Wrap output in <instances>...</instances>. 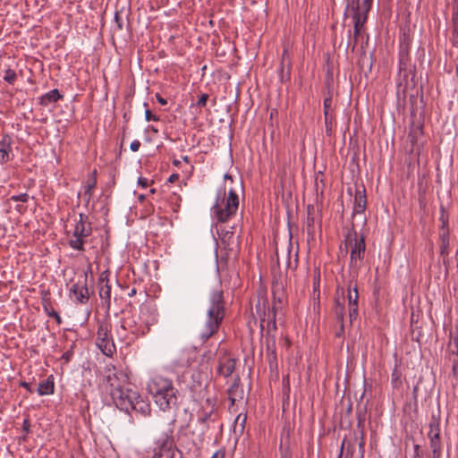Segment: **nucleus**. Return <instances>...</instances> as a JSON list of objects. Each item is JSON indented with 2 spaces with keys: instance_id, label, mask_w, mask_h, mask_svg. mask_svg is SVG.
I'll return each instance as SVG.
<instances>
[{
  "instance_id": "nucleus-1",
  "label": "nucleus",
  "mask_w": 458,
  "mask_h": 458,
  "mask_svg": "<svg viewBox=\"0 0 458 458\" xmlns=\"http://www.w3.org/2000/svg\"><path fill=\"white\" fill-rule=\"evenodd\" d=\"M148 391L161 411H167L177 407L178 390L171 378L162 375L152 377L148 383Z\"/></svg>"
},
{
  "instance_id": "nucleus-2",
  "label": "nucleus",
  "mask_w": 458,
  "mask_h": 458,
  "mask_svg": "<svg viewBox=\"0 0 458 458\" xmlns=\"http://www.w3.org/2000/svg\"><path fill=\"white\" fill-rule=\"evenodd\" d=\"M225 316V301L221 289L213 290L208 299L207 320L200 333L202 342H207L217 333Z\"/></svg>"
},
{
  "instance_id": "nucleus-3",
  "label": "nucleus",
  "mask_w": 458,
  "mask_h": 458,
  "mask_svg": "<svg viewBox=\"0 0 458 458\" xmlns=\"http://www.w3.org/2000/svg\"><path fill=\"white\" fill-rule=\"evenodd\" d=\"M372 2L365 5V1L360 4V0H346V8L344 15H352L353 21V34L355 41L362 38L365 34V24L368 20V13L371 9Z\"/></svg>"
},
{
  "instance_id": "nucleus-4",
  "label": "nucleus",
  "mask_w": 458,
  "mask_h": 458,
  "mask_svg": "<svg viewBox=\"0 0 458 458\" xmlns=\"http://www.w3.org/2000/svg\"><path fill=\"white\" fill-rule=\"evenodd\" d=\"M239 207V198L233 190H230L227 197L224 191L223 198L217 197L212 210L218 223L224 224L228 222L235 216Z\"/></svg>"
},
{
  "instance_id": "nucleus-5",
  "label": "nucleus",
  "mask_w": 458,
  "mask_h": 458,
  "mask_svg": "<svg viewBox=\"0 0 458 458\" xmlns=\"http://www.w3.org/2000/svg\"><path fill=\"white\" fill-rule=\"evenodd\" d=\"M149 312L140 310L139 314H131L123 319L122 329L130 331L136 336L145 335L149 332L154 318L149 319Z\"/></svg>"
},
{
  "instance_id": "nucleus-6",
  "label": "nucleus",
  "mask_w": 458,
  "mask_h": 458,
  "mask_svg": "<svg viewBox=\"0 0 458 458\" xmlns=\"http://www.w3.org/2000/svg\"><path fill=\"white\" fill-rule=\"evenodd\" d=\"M345 251L348 248L351 249L350 267L352 268H359V261L364 259L366 251V244L363 236L358 237L354 225L348 229L345 235Z\"/></svg>"
},
{
  "instance_id": "nucleus-7",
  "label": "nucleus",
  "mask_w": 458,
  "mask_h": 458,
  "mask_svg": "<svg viewBox=\"0 0 458 458\" xmlns=\"http://www.w3.org/2000/svg\"><path fill=\"white\" fill-rule=\"evenodd\" d=\"M92 233L91 223L86 215L81 213L79 219L76 220L74 229L71 238L69 239V246L77 250H84V243L86 238Z\"/></svg>"
},
{
  "instance_id": "nucleus-8",
  "label": "nucleus",
  "mask_w": 458,
  "mask_h": 458,
  "mask_svg": "<svg viewBox=\"0 0 458 458\" xmlns=\"http://www.w3.org/2000/svg\"><path fill=\"white\" fill-rule=\"evenodd\" d=\"M96 344L106 356L111 357L115 352L116 348L111 334V324L107 321H99Z\"/></svg>"
},
{
  "instance_id": "nucleus-9",
  "label": "nucleus",
  "mask_w": 458,
  "mask_h": 458,
  "mask_svg": "<svg viewBox=\"0 0 458 458\" xmlns=\"http://www.w3.org/2000/svg\"><path fill=\"white\" fill-rule=\"evenodd\" d=\"M114 405L125 412H130L131 410L132 401L137 398V392L126 386L125 388L116 390L110 394Z\"/></svg>"
},
{
  "instance_id": "nucleus-10",
  "label": "nucleus",
  "mask_w": 458,
  "mask_h": 458,
  "mask_svg": "<svg viewBox=\"0 0 458 458\" xmlns=\"http://www.w3.org/2000/svg\"><path fill=\"white\" fill-rule=\"evenodd\" d=\"M428 437L432 454L442 453V443L440 438V416L432 414L428 424Z\"/></svg>"
},
{
  "instance_id": "nucleus-11",
  "label": "nucleus",
  "mask_w": 458,
  "mask_h": 458,
  "mask_svg": "<svg viewBox=\"0 0 458 458\" xmlns=\"http://www.w3.org/2000/svg\"><path fill=\"white\" fill-rule=\"evenodd\" d=\"M106 389L109 391V394L114 393L116 390L130 386L127 382L125 375L122 372H117L114 369H108L106 375L105 376Z\"/></svg>"
},
{
  "instance_id": "nucleus-12",
  "label": "nucleus",
  "mask_w": 458,
  "mask_h": 458,
  "mask_svg": "<svg viewBox=\"0 0 458 458\" xmlns=\"http://www.w3.org/2000/svg\"><path fill=\"white\" fill-rule=\"evenodd\" d=\"M70 297L80 304H85L89 300V292L87 286V276L72 284L70 288Z\"/></svg>"
},
{
  "instance_id": "nucleus-13",
  "label": "nucleus",
  "mask_w": 458,
  "mask_h": 458,
  "mask_svg": "<svg viewBox=\"0 0 458 458\" xmlns=\"http://www.w3.org/2000/svg\"><path fill=\"white\" fill-rule=\"evenodd\" d=\"M236 360L229 355L219 358L217 373L225 377L231 376L235 369Z\"/></svg>"
},
{
  "instance_id": "nucleus-14",
  "label": "nucleus",
  "mask_w": 458,
  "mask_h": 458,
  "mask_svg": "<svg viewBox=\"0 0 458 458\" xmlns=\"http://www.w3.org/2000/svg\"><path fill=\"white\" fill-rule=\"evenodd\" d=\"M173 439L167 437L162 442L158 451L154 453L152 458H175V453L178 450L173 447Z\"/></svg>"
},
{
  "instance_id": "nucleus-15",
  "label": "nucleus",
  "mask_w": 458,
  "mask_h": 458,
  "mask_svg": "<svg viewBox=\"0 0 458 458\" xmlns=\"http://www.w3.org/2000/svg\"><path fill=\"white\" fill-rule=\"evenodd\" d=\"M367 208V199L365 195V189L362 191L356 190L354 197V204L352 210V216L357 214H362Z\"/></svg>"
},
{
  "instance_id": "nucleus-16",
  "label": "nucleus",
  "mask_w": 458,
  "mask_h": 458,
  "mask_svg": "<svg viewBox=\"0 0 458 458\" xmlns=\"http://www.w3.org/2000/svg\"><path fill=\"white\" fill-rule=\"evenodd\" d=\"M98 284H99V296L100 298L105 301L106 305L110 306V300H111V285L108 284V280L106 278V276H104L102 274L98 279Z\"/></svg>"
},
{
  "instance_id": "nucleus-17",
  "label": "nucleus",
  "mask_w": 458,
  "mask_h": 458,
  "mask_svg": "<svg viewBox=\"0 0 458 458\" xmlns=\"http://www.w3.org/2000/svg\"><path fill=\"white\" fill-rule=\"evenodd\" d=\"M131 410L135 411L143 416H147L150 414L151 408L150 404L148 401L144 400L138 393H137V398L132 401L131 403Z\"/></svg>"
},
{
  "instance_id": "nucleus-18",
  "label": "nucleus",
  "mask_w": 458,
  "mask_h": 458,
  "mask_svg": "<svg viewBox=\"0 0 458 458\" xmlns=\"http://www.w3.org/2000/svg\"><path fill=\"white\" fill-rule=\"evenodd\" d=\"M64 96L59 92L57 89H54L39 98V105L42 106H47L51 103H55L60 99H63Z\"/></svg>"
},
{
  "instance_id": "nucleus-19",
  "label": "nucleus",
  "mask_w": 458,
  "mask_h": 458,
  "mask_svg": "<svg viewBox=\"0 0 458 458\" xmlns=\"http://www.w3.org/2000/svg\"><path fill=\"white\" fill-rule=\"evenodd\" d=\"M42 306H43L44 311L49 317L54 318L58 325L62 324L63 319L59 316V314L55 310V309L53 308L51 299L47 293H45L44 297L42 298Z\"/></svg>"
},
{
  "instance_id": "nucleus-20",
  "label": "nucleus",
  "mask_w": 458,
  "mask_h": 458,
  "mask_svg": "<svg viewBox=\"0 0 458 458\" xmlns=\"http://www.w3.org/2000/svg\"><path fill=\"white\" fill-rule=\"evenodd\" d=\"M55 391L54 377L51 375L38 384L37 392L39 395L52 394Z\"/></svg>"
},
{
  "instance_id": "nucleus-21",
  "label": "nucleus",
  "mask_w": 458,
  "mask_h": 458,
  "mask_svg": "<svg viewBox=\"0 0 458 458\" xmlns=\"http://www.w3.org/2000/svg\"><path fill=\"white\" fill-rule=\"evenodd\" d=\"M409 45L408 44H403L401 45L400 47V51H399V64H398V68H399V72H401L403 70L405 71L406 68H407V64L409 62V59H410V55H409Z\"/></svg>"
},
{
  "instance_id": "nucleus-22",
  "label": "nucleus",
  "mask_w": 458,
  "mask_h": 458,
  "mask_svg": "<svg viewBox=\"0 0 458 458\" xmlns=\"http://www.w3.org/2000/svg\"><path fill=\"white\" fill-rule=\"evenodd\" d=\"M315 208L313 205H308L307 207V219H306V230L310 236L314 235V223H315Z\"/></svg>"
},
{
  "instance_id": "nucleus-23",
  "label": "nucleus",
  "mask_w": 458,
  "mask_h": 458,
  "mask_svg": "<svg viewBox=\"0 0 458 458\" xmlns=\"http://www.w3.org/2000/svg\"><path fill=\"white\" fill-rule=\"evenodd\" d=\"M345 307L344 303L341 302L339 299L335 301L334 313L338 324H341L343 328V322L344 318Z\"/></svg>"
},
{
  "instance_id": "nucleus-24",
  "label": "nucleus",
  "mask_w": 458,
  "mask_h": 458,
  "mask_svg": "<svg viewBox=\"0 0 458 458\" xmlns=\"http://www.w3.org/2000/svg\"><path fill=\"white\" fill-rule=\"evenodd\" d=\"M449 234L448 233H444L441 235V245H440V255L443 257L444 264L447 262V256L449 254Z\"/></svg>"
},
{
  "instance_id": "nucleus-25",
  "label": "nucleus",
  "mask_w": 458,
  "mask_h": 458,
  "mask_svg": "<svg viewBox=\"0 0 458 458\" xmlns=\"http://www.w3.org/2000/svg\"><path fill=\"white\" fill-rule=\"evenodd\" d=\"M96 173V170H94L93 177L88 181L87 185L84 188L83 198L87 204H89V202L90 201V199L92 197V191L97 184V180L95 178Z\"/></svg>"
},
{
  "instance_id": "nucleus-26",
  "label": "nucleus",
  "mask_w": 458,
  "mask_h": 458,
  "mask_svg": "<svg viewBox=\"0 0 458 458\" xmlns=\"http://www.w3.org/2000/svg\"><path fill=\"white\" fill-rule=\"evenodd\" d=\"M348 301H349V307L358 306L359 293H358V288L356 285H354L353 288L352 289V285L349 284V286H348Z\"/></svg>"
},
{
  "instance_id": "nucleus-27",
  "label": "nucleus",
  "mask_w": 458,
  "mask_h": 458,
  "mask_svg": "<svg viewBox=\"0 0 458 458\" xmlns=\"http://www.w3.org/2000/svg\"><path fill=\"white\" fill-rule=\"evenodd\" d=\"M402 372L397 365L394 366L391 374V384L394 388H399L402 386Z\"/></svg>"
},
{
  "instance_id": "nucleus-28",
  "label": "nucleus",
  "mask_w": 458,
  "mask_h": 458,
  "mask_svg": "<svg viewBox=\"0 0 458 458\" xmlns=\"http://www.w3.org/2000/svg\"><path fill=\"white\" fill-rule=\"evenodd\" d=\"M332 105V96L329 95L324 99L323 107H324V116H325V123L327 124L328 121L331 118L329 114Z\"/></svg>"
},
{
  "instance_id": "nucleus-29",
  "label": "nucleus",
  "mask_w": 458,
  "mask_h": 458,
  "mask_svg": "<svg viewBox=\"0 0 458 458\" xmlns=\"http://www.w3.org/2000/svg\"><path fill=\"white\" fill-rule=\"evenodd\" d=\"M247 420V415L243 413H240L234 421V430L239 429L240 432H243L245 423Z\"/></svg>"
},
{
  "instance_id": "nucleus-30",
  "label": "nucleus",
  "mask_w": 458,
  "mask_h": 458,
  "mask_svg": "<svg viewBox=\"0 0 458 458\" xmlns=\"http://www.w3.org/2000/svg\"><path fill=\"white\" fill-rule=\"evenodd\" d=\"M449 360L453 362V370L455 371L458 366V344H454V349L448 351Z\"/></svg>"
},
{
  "instance_id": "nucleus-31",
  "label": "nucleus",
  "mask_w": 458,
  "mask_h": 458,
  "mask_svg": "<svg viewBox=\"0 0 458 458\" xmlns=\"http://www.w3.org/2000/svg\"><path fill=\"white\" fill-rule=\"evenodd\" d=\"M239 381H240V378H239V377H237V378L234 380V382L232 384V386H230V388L228 390V394L230 395V400L233 404L234 403L235 398L237 396V391L239 389Z\"/></svg>"
},
{
  "instance_id": "nucleus-32",
  "label": "nucleus",
  "mask_w": 458,
  "mask_h": 458,
  "mask_svg": "<svg viewBox=\"0 0 458 458\" xmlns=\"http://www.w3.org/2000/svg\"><path fill=\"white\" fill-rule=\"evenodd\" d=\"M285 54H286V50L284 51L282 62L280 64V68H279V72H280V77H281L282 81H288L290 79V69L287 68L286 72H284V59Z\"/></svg>"
},
{
  "instance_id": "nucleus-33",
  "label": "nucleus",
  "mask_w": 458,
  "mask_h": 458,
  "mask_svg": "<svg viewBox=\"0 0 458 458\" xmlns=\"http://www.w3.org/2000/svg\"><path fill=\"white\" fill-rule=\"evenodd\" d=\"M74 346H75V344H74V343H72V344L70 345L69 349H68V350H66V351L63 353V355H62V357H61V360L64 361V364L69 363V362L71 361L72 358L73 357V353H74V352H73V348H74Z\"/></svg>"
},
{
  "instance_id": "nucleus-34",
  "label": "nucleus",
  "mask_w": 458,
  "mask_h": 458,
  "mask_svg": "<svg viewBox=\"0 0 458 458\" xmlns=\"http://www.w3.org/2000/svg\"><path fill=\"white\" fill-rule=\"evenodd\" d=\"M13 140L10 135L5 134L0 140V148L12 150Z\"/></svg>"
},
{
  "instance_id": "nucleus-35",
  "label": "nucleus",
  "mask_w": 458,
  "mask_h": 458,
  "mask_svg": "<svg viewBox=\"0 0 458 458\" xmlns=\"http://www.w3.org/2000/svg\"><path fill=\"white\" fill-rule=\"evenodd\" d=\"M217 233L222 238L223 242L229 240L231 237H233V233L232 231L226 230L222 225H220L217 228Z\"/></svg>"
},
{
  "instance_id": "nucleus-36",
  "label": "nucleus",
  "mask_w": 458,
  "mask_h": 458,
  "mask_svg": "<svg viewBox=\"0 0 458 458\" xmlns=\"http://www.w3.org/2000/svg\"><path fill=\"white\" fill-rule=\"evenodd\" d=\"M16 78H17V75H16V72L12 70V69H7L5 71V73H4V80L10 83V84H13L16 81Z\"/></svg>"
},
{
  "instance_id": "nucleus-37",
  "label": "nucleus",
  "mask_w": 458,
  "mask_h": 458,
  "mask_svg": "<svg viewBox=\"0 0 458 458\" xmlns=\"http://www.w3.org/2000/svg\"><path fill=\"white\" fill-rule=\"evenodd\" d=\"M347 35H348L349 39H348V41L346 43V49L351 48L352 52H353L355 50L356 46L358 45L359 40L355 41V38L354 37H353L352 40L351 39V36H352V30H348Z\"/></svg>"
},
{
  "instance_id": "nucleus-38",
  "label": "nucleus",
  "mask_w": 458,
  "mask_h": 458,
  "mask_svg": "<svg viewBox=\"0 0 458 458\" xmlns=\"http://www.w3.org/2000/svg\"><path fill=\"white\" fill-rule=\"evenodd\" d=\"M12 150L0 148V164H6L10 160V153Z\"/></svg>"
},
{
  "instance_id": "nucleus-39",
  "label": "nucleus",
  "mask_w": 458,
  "mask_h": 458,
  "mask_svg": "<svg viewBox=\"0 0 458 458\" xmlns=\"http://www.w3.org/2000/svg\"><path fill=\"white\" fill-rule=\"evenodd\" d=\"M30 197L28 193H21L18 195H13L10 197L9 200H13L14 202H27L29 200Z\"/></svg>"
},
{
  "instance_id": "nucleus-40",
  "label": "nucleus",
  "mask_w": 458,
  "mask_h": 458,
  "mask_svg": "<svg viewBox=\"0 0 458 458\" xmlns=\"http://www.w3.org/2000/svg\"><path fill=\"white\" fill-rule=\"evenodd\" d=\"M358 317V306L349 307V318L350 322L352 323Z\"/></svg>"
},
{
  "instance_id": "nucleus-41",
  "label": "nucleus",
  "mask_w": 458,
  "mask_h": 458,
  "mask_svg": "<svg viewBox=\"0 0 458 458\" xmlns=\"http://www.w3.org/2000/svg\"><path fill=\"white\" fill-rule=\"evenodd\" d=\"M208 94H206V93H203V94L199 97V100H198V102H197V104H196V105H197V106H199V107H203V106H205L207 105V101H208Z\"/></svg>"
},
{
  "instance_id": "nucleus-42",
  "label": "nucleus",
  "mask_w": 458,
  "mask_h": 458,
  "mask_svg": "<svg viewBox=\"0 0 458 458\" xmlns=\"http://www.w3.org/2000/svg\"><path fill=\"white\" fill-rule=\"evenodd\" d=\"M145 119L147 121H159V117L153 114L149 109L145 111Z\"/></svg>"
},
{
  "instance_id": "nucleus-43",
  "label": "nucleus",
  "mask_w": 458,
  "mask_h": 458,
  "mask_svg": "<svg viewBox=\"0 0 458 458\" xmlns=\"http://www.w3.org/2000/svg\"><path fill=\"white\" fill-rule=\"evenodd\" d=\"M140 145H141L140 142L136 140H133L131 143L130 148H131V151L136 152V151H138L140 149Z\"/></svg>"
},
{
  "instance_id": "nucleus-44",
  "label": "nucleus",
  "mask_w": 458,
  "mask_h": 458,
  "mask_svg": "<svg viewBox=\"0 0 458 458\" xmlns=\"http://www.w3.org/2000/svg\"><path fill=\"white\" fill-rule=\"evenodd\" d=\"M22 430L28 434L30 430V422L29 419H25L22 423Z\"/></svg>"
},
{
  "instance_id": "nucleus-45",
  "label": "nucleus",
  "mask_w": 458,
  "mask_h": 458,
  "mask_svg": "<svg viewBox=\"0 0 458 458\" xmlns=\"http://www.w3.org/2000/svg\"><path fill=\"white\" fill-rule=\"evenodd\" d=\"M225 451L220 449V450L216 451V452L212 455V457H211V458H225Z\"/></svg>"
},
{
  "instance_id": "nucleus-46",
  "label": "nucleus",
  "mask_w": 458,
  "mask_h": 458,
  "mask_svg": "<svg viewBox=\"0 0 458 458\" xmlns=\"http://www.w3.org/2000/svg\"><path fill=\"white\" fill-rule=\"evenodd\" d=\"M156 98H157V102L162 106H165L167 104V100L165 98H164L163 97H161L158 93L156 94Z\"/></svg>"
},
{
  "instance_id": "nucleus-47",
  "label": "nucleus",
  "mask_w": 458,
  "mask_h": 458,
  "mask_svg": "<svg viewBox=\"0 0 458 458\" xmlns=\"http://www.w3.org/2000/svg\"><path fill=\"white\" fill-rule=\"evenodd\" d=\"M139 185H140L143 188H146L148 186V180L143 177H140L138 180Z\"/></svg>"
},
{
  "instance_id": "nucleus-48",
  "label": "nucleus",
  "mask_w": 458,
  "mask_h": 458,
  "mask_svg": "<svg viewBox=\"0 0 458 458\" xmlns=\"http://www.w3.org/2000/svg\"><path fill=\"white\" fill-rule=\"evenodd\" d=\"M114 21L117 23L118 29L121 30L123 28V23H122V21H121V18H120L118 13H116L114 15Z\"/></svg>"
},
{
  "instance_id": "nucleus-49",
  "label": "nucleus",
  "mask_w": 458,
  "mask_h": 458,
  "mask_svg": "<svg viewBox=\"0 0 458 458\" xmlns=\"http://www.w3.org/2000/svg\"><path fill=\"white\" fill-rule=\"evenodd\" d=\"M20 386H21V387L25 388L26 390H28V391H29V392H30V393H32V392H33V391H32V389H31V387H30V385L29 383L25 382V381H21V382L20 383Z\"/></svg>"
},
{
  "instance_id": "nucleus-50",
  "label": "nucleus",
  "mask_w": 458,
  "mask_h": 458,
  "mask_svg": "<svg viewBox=\"0 0 458 458\" xmlns=\"http://www.w3.org/2000/svg\"><path fill=\"white\" fill-rule=\"evenodd\" d=\"M365 411H366V408L363 409V411L358 409V419H359V422L360 423L361 420H364V414H365Z\"/></svg>"
},
{
  "instance_id": "nucleus-51",
  "label": "nucleus",
  "mask_w": 458,
  "mask_h": 458,
  "mask_svg": "<svg viewBox=\"0 0 458 458\" xmlns=\"http://www.w3.org/2000/svg\"><path fill=\"white\" fill-rule=\"evenodd\" d=\"M344 325L343 324V330H342L341 324H339V329L336 331L335 336L341 337L344 335Z\"/></svg>"
},
{
  "instance_id": "nucleus-52",
  "label": "nucleus",
  "mask_w": 458,
  "mask_h": 458,
  "mask_svg": "<svg viewBox=\"0 0 458 458\" xmlns=\"http://www.w3.org/2000/svg\"><path fill=\"white\" fill-rule=\"evenodd\" d=\"M178 179H179V174H171V175L169 176V178H168V182H174L177 181Z\"/></svg>"
},
{
  "instance_id": "nucleus-53",
  "label": "nucleus",
  "mask_w": 458,
  "mask_h": 458,
  "mask_svg": "<svg viewBox=\"0 0 458 458\" xmlns=\"http://www.w3.org/2000/svg\"><path fill=\"white\" fill-rule=\"evenodd\" d=\"M359 448H360V457H363V453H364V442L361 440L359 444Z\"/></svg>"
},
{
  "instance_id": "nucleus-54",
  "label": "nucleus",
  "mask_w": 458,
  "mask_h": 458,
  "mask_svg": "<svg viewBox=\"0 0 458 458\" xmlns=\"http://www.w3.org/2000/svg\"><path fill=\"white\" fill-rule=\"evenodd\" d=\"M344 444H345V440H344L342 443V446H341V450H340L338 458H342Z\"/></svg>"
},
{
  "instance_id": "nucleus-55",
  "label": "nucleus",
  "mask_w": 458,
  "mask_h": 458,
  "mask_svg": "<svg viewBox=\"0 0 458 458\" xmlns=\"http://www.w3.org/2000/svg\"><path fill=\"white\" fill-rule=\"evenodd\" d=\"M442 453L432 454L430 458H441Z\"/></svg>"
},
{
  "instance_id": "nucleus-56",
  "label": "nucleus",
  "mask_w": 458,
  "mask_h": 458,
  "mask_svg": "<svg viewBox=\"0 0 458 458\" xmlns=\"http://www.w3.org/2000/svg\"><path fill=\"white\" fill-rule=\"evenodd\" d=\"M413 458H423L420 452H415Z\"/></svg>"
},
{
  "instance_id": "nucleus-57",
  "label": "nucleus",
  "mask_w": 458,
  "mask_h": 458,
  "mask_svg": "<svg viewBox=\"0 0 458 458\" xmlns=\"http://www.w3.org/2000/svg\"><path fill=\"white\" fill-rule=\"evenodd\" d=\"M173 164H174L175 166H179V165H180V164H181V162H180L179 160H177V159H174V160L173 161Z\"/></svg>"
},
{
  "instance_id": "nucleus-58",
  "label": "nucleus",
  "mask_w": 458,
  "mask_h": 458,
  "mask_svg": "<svg viewBox=\"0 0 458 458\" xmlns=\"http://www.w3.org/2000/svg\"><path fill=\"white\" fill-rule=\"evenodd\" d=\"M420 445H414V453H415V452H420Z\"/></svg>"
},
{
  "instance_id": "nucleus-59",
  "label": "nucleus",
  "mask_w": 458,
  "mask_h": 458,
  "mask_svg": "<svg viewBox=\"0 0 458 458\" xmlns=\"http://www.w3.org/2000/svg\"><path fill=\"white\" fill-rule=\"evenodd\" d=\"M182 160H183L184 162H186V163H189V162H190V158H189V157H188V156H184V157H182Z\"/></svg>"
},
{
  "instance_id": "nucleus-60",
  "label": "nucleus",
  "mask_w": 458,
  "mask_h": 458,
  "mask_svg": "<svg viewBox=\"0 0 458 458\" xmlns=\"http://www.w3.org/2000/svg\"><path fill=\"white\" fill-rule=\"evenodd\" d=\"M457 18H458V10H457L455 13H454V14H453V19H454V21H455Z\"/></svg>"
},
{
  "instance_id": "nucleus-61",
  "label": "nucleus",
  "mask_w": 458,
  "mask_h": 458,
  "mask_svg": "<svg viewBox=\"0 0 458 458\" xmlns=\"http://www.w3.org/2000/svg\"><path fill=\"white\" fill-rule=\"evenodd\" d=\"M136 293V290L135 289H132L131 290V293H130L131 296L134 295Z\"/></svg>"
},
{
  "instance_id": "nucleus-62",
  "label": "nucleus",
  "mask_w": 458,
  "mask_h": 458,
  "mask_svg": "<svg viewBox=\"0 0 458 458\" xmlns=\"http://www.w3.org/2000/svg\"><path fill=\"white\" fill-rule=\"evenodd\" d=\"M417 391H418V386H414V388H413V394H416Z\"/></svg>"
},
{
  "instance_id": "nucleus-63",
  "label": "nucleus",
  "mask_w": 458,
  "mask_h": 458,
  "mask_svg": "<svg viewBox=\"0 0 458 458\" xmlns=\"http://www.w3.org/2000/svg\"><path fill=\"white\" fill-rule=\"evenodd\" d=\"M271 354H272V356H274V360H276V352H275V351H272Z\"/></svg>"
},
{
  "instance_id": "nucleus-64",
  "label": "nucleus",
  "mask_w": 458,
  "mask_h": 458,
  "mask_svg": "<svg viewBox=\"0 0 458 458\" xmlns=\"http://www.w3.org/2000/svg\"><path fill=\"white\" fill-rule=\"evenodd\" d=\"M150 192H151V193H155V192H156V190H155V189H152V190H150Z\"/></svg>"
}]
</instances>
